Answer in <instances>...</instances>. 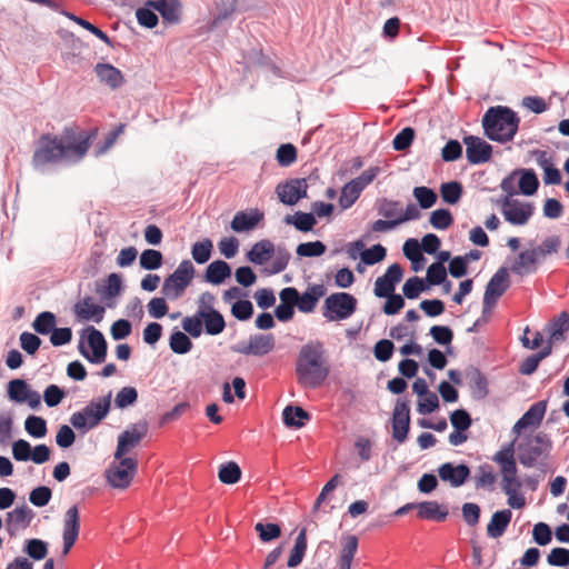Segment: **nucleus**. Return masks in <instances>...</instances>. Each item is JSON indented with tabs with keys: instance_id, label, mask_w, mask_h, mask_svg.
<instances>
[{
	"instance_id": "16",
	"label": "nucleus",
	"mask_w": 569,
	"mask_h": 569,
	"mask_svg": "<svg viewBox=\"0 0 569 569\" xmlns=\"http://www.w3.org/2000/svg\"><path fill=\"white\" fill-rule=\"evenodd\" d=\"M276 339L272 333L250 336L247 343H240L233 348L238 353L244 356L262 357L274 349Z\"/></svg>"
},
{
	"instance_id": "37",
	"label": "nucleus",
	"mask_w": 569,
	"mask_h": 569,
	"mask_svg": "<svg viewBox=\"0 0 569 569\" xmlns=\"http://www.w3.org/2000/svg\"><path fill=\"white\" fill-rule=\"evenodd\" d=\"M282 419L287 427L301 428L310 416L301 407L287 406L282 411Z\"/></svg>"
},
{
	"instance_id": "7",
	"label": "nucleus",
	"mask_w": 569,
	"mask_h": 569,
	"mask_svg": "<svg viewBox=\"0 0 569 569\" xmlns=\"http://www.w3.org/2000/svg\"><path fill=\"white\" fill-rule=\"evenodd\" d=\"M111 392L97 401L89 402L81 411L72 413L71 425L78 430H89L99 425L110 410Z\"/></svg>"
},
{
	"instance_id": "21",
	"label": "nucleus",
	"mask_w": 569,
	"mask_h": 569,
	"mask_svg": "<svg viewBox=\"0 0 569 569\" xmlns=\"http://www.w3.org/2000/svg\"><path fill=\"white\" fill-rule=\"evenodd\" d=\"M308 184L305 179H293L280 183L276 188L279 200L288 206L296 204L300 199L307 197Z\"/></svg>"
},
{
	"instance_id": "19",
	"label": "nucleus",
	"mask_w": 569,
	"mask_h": 569,
	"mask_svg": "<svg viewBox=\"0 0 569 569\" xmlns=\"http://www.w3.org/2000/svg\"><path fill=\"white\" fill-rule=\"evenodd\" d=\"M80 532V516L77 506L70 507L63 518V550L62 556H67L74 546Z\"/></svg>"
},
{
	"instance_id": "51",
	"label": "nucleus",
	"mask_w": 569,
	"mask_h": 569,
	"mask_svg": "<svg viewBox=\"0 0 569 569\" xmlns=\"http://www.w3.org/2000/svg\"><path fill=\"white\" fill-rule=\"evenodd\" d=\"M387 250L381 244H373L369 249H365L360 252L361 261L367 266L376 264L386 258Z\"/></svg>"
},
{
	"instance_id": "42",
	"label": "nucleus",
	"mask_w": 569,
	"mask_h": 569,
	"mask_svg": "<svg viewBox=\"0 0 569 569\" xmlns=\"http://www.w3.org/2000/svg\"><path fill=\"white\" fill-rule=\"evenodd\" d=\"M519 172L521 173L519 179L520 192L526 196H532L539 187V181L536 173L529 169H523Z\"/></svg>"
},
{
	"instance_id": "15",
	"label": "nucleus",
	"mask_w": 569,
	"mask_h": 569,
	"mask_svg": "<svg viewBox=\"0 0 569 569\" xmlns=\"http://www.w3.org/2000/svg\"><path fill=\"white\" fill-rule=\"evenodd\" d=\"M391 426L392 438L399 443H403L410 429V407L407 400H397L392 411Z\"/></svg>"
},
{
	"instance_id": "6",
	"label": "nucleus",
	"mask_w": 569,
	"mask_h": 569,
	"mask_svg": "<svg viewBox=\"0 0 569 569\" xmlns=\"http://www.w3.org/2000/svg\"><path fill=\"white\" fill-rule=\"evenodd\" d=\"M202 325L207 335L217 336L226 328L223 316L219 311L211 312H196L191 317H186L182 320V328L191 337L198 338L202 333Z\"/></svg>"
},
{
	"instance_id": "11",
	"label": "nucleus",
	"mask_w": 569,
	"mask_h": 569,
	"mask_svg": "<svg viewBox=\"0 0 569 569\" xmlns=\"http://www.w3.org/2000/svg\"><path fill=\"white\" fill-rule=\"evenodd\" d=\"M106 472L108 483L117 489H126L130 486L137 472L138 462L130 457L117 459Z\"/></svg>"
},
{
	"instance_id": "14",
	"label": "nucleus",
	"mask_w": 569,
	"mask_h": 569,
	"mask_svg": "<svg viewBox=\"0 0 569 569\" xmlns=\"http://www.w3.org/2000/svg\"><path fill=\"white\" fill-rule=\"evenodd\" d=\"M501 211L508 222L522 226L526 224L532 216L533 207L531 203L505 197L501 201Z\"/></svg>"
},
{
	"instance_id": "58",
	"label": "nucleus",
	"mask_w": 569,
	"mask_h": 569,
	"mask_svg": "<svg viewBox=\"0 0 569 569\" xmlns=\"http://www.w3.org/2000/svg\"><path fill=\"white\" fill-rule=\"evenodd\" d=\"M378 213L389 220L401 216V207L399 201L382 199L378 204Z\"/></svg>"
},
{
	"instance_id": "23",
	"label": "nucleus",
	"mask_w": 569,
	"mask_h": 569,
	"mask_svg": "<svg viewBox=\"0 0 569 569\" xmlns=\"http://www.w3.org/2000/svg\"><path fill=\"white\" fill-rule=\"evenodd\" d=\"M34 517L30 507L23 503L7 513L6 525L9 532L23 530L28 528Z\"/></svg>"
},
{
	"instance_id": "40",
	"label": "nucleus",
	"mask_w": 569,
	"mask_h": 569,
	"mask_svg": "<svg viewBox=\"0 0 569 569\" xmlns=\"http://www.w3.org/2000/svg\"><path fill=\"white\" fill-rule=\"evenodd\" d=\"M569 330V315L562 311L550 325V341H563L565 333Z\"/></svg>"
},
{
	"instance_id": "24",
	"label": "nucleus",
	"mask_w": 569,
	"mask_h": 569,
	"mask_svg": "<svg viewBox=\"0 0 569 569\" xmlns=\"http://www.w3.org/2000/svg\"><path fill=\"white\" fill-rule=\"evenodd\" d=\"M104 307L94 303L92 297H84L81 301L74 305V313L81 321H94L99 323L104 316Z\"/></svg>"
},
{
	"instance_id": "22",
	"label": "nucleus",
	"mask_w": 569,
	"mask_h": 569,
	"mask_svg": "<svg viewBox=\"0 0 569 569\" xmlns=\"http://www.w3.org/2000/svg\"><path fill=\"white\" fill-rule=\"evenodd\" d=\"M547 402L538 401L533 403L523 416L515 423L512 431L520 435L521 431L529 427H538L546 413Z\"/></svg>"
},
{
	"instance_id": "63",
	"label": "nucleus",
	"mask_w": 569,
	"mask_h": 569,
	"mask_svg": "<svg viewBox=\"0 0 569 569\" xmlns=\"http://www.w3.org/2000/svg\"><path fill=\"white\" fill-rule=\"evenodd\" d=\"M297 159V149L291 143L281 144L277 150V161L280 166L288 167Z\"/></svg>"
},
{
	"instance_id": "59",
	"label": "nucleus",
	"mask_w": 569,
	"mask_h": 569,
	"mask_svg": "<svg viewBox=\"0 0 569 569\" xmlns=\"http://www.w3.org/2000/svg\"><path fill=\"white\" fill-rule=\"evenodd\" d=\"M425 290H426V284H425L423 280L419 277L409 278L402 287L403 295L408 299L418 298L419 295Z\"/></svg>"
},
{
	"instance_id": "45",
	"label": "nucleus",
	"mask_w": 569,
	"mask_h": 569,
	"mask_svg": "<svg viewBox=\"0 0 569 569\" xmlns=\"http://www.w3.org/2000/svg\"><path fill=\"white\" fill-rule=\"evenodd\" d=\"M361 187H358L352 180L346 183L341 190L339 203L342 209L350 208L360 197Z\"/></svg>"
},
{
	"instance_id": "36",
	"label": "nucleus",
	"mask_w": 569,
	"mask_h": 569,
	"mask_svg": "<svg viewBox=\"0 0 569 569\" xmlns=\"http://www.w3.org/2000/svg\"><path fill=\"white\" fill-rule=\"evenodd\" d=\"M537 163L543 170V182L546 184H559L561 182V173L555 168L547 157L546 151H537Z\"/></svg>"
},
{
	"instance_id": "4",
	"label": "nucleus",
	"mask_w": 569,
	"mask_h": 569,
	"mask_svg": "<svg viewBox=\"0 0 569 569\" xmlns=\"http://www.w3.org/2000/svg\"><path fill=\"white\" fill-rule=\"evenodd\" d=\"M552 448L549 436L542 431L526 435L518 443L519 461L522 466L531 468L536 463L546 459Z\"/></svg>"
},
{
	"instance_id": "35",
	"label": "nucleus",
	"mask_w": 569,
	"mask_h": 569,
	"mask_svg": "<svg viewBox=\"0 0 569 569\" xmlns=\"http://www.w3.org/2000/svg\"><path fill=\"white\" fill-rule=\"evenodd\" d=\"M536 253L532 252V250H525L521 251L511 266V271L523 276L527 273H531L536 271V264L538 262V259L535 256Z\"/></svg>"
},
{
	"instance_id": "62",
	"label": "nucleus",
	"mask_w": 569,
	"mask_h": 569,
	"mask_svg": "<svg viewBox=\"0 0 569 569\" xmlns=\"http://www.w3.org/2000/svg\"><path fill=\"white\" fill-rule=\"evenodd\" d=\"M403 254L412 262V264L425 261L421 246L416 239H408L403 244Z\"/></svg>"
},
{
	"instance_id": "38",
	"label": "nucleus",
	"mask_w": 569,
	"mask_h": 569,
	"mask_svg": "<svg viewBox=\"0 0 569 569\" xmlns=\"http://www.w3.org/2000/svg\"><path fill=\"white\" fill-rule=\"evenodd\" d=\"M307 550V530L302 528L296 538L295 546L290 552L287 566L289 568H296L299 566L306 555Z\"/></svg>"
},
{
	"instance_id": "10",
	"label": "nucleus",
	"mask_w": 569,
	"mask_h": 569,
	"mask_svg": "<svg viewBox=\"0 0 569 569\" xmlns=\"http://www.w3.org/2000/svg\"><path fill=\"white\" fill-rule=\"evenodd\" d=\"M357 308V299L347 292L332 293L325 300L323 317L329 321L348 319Z\"/></svg>"
},
{
	"instance_id": "25",
	"label": "nucleus",
	"mask_w": 569,
	"mask_h": 569,
	"mask_svg": "<svg viewBox=\"0 0 569 569\" xmlns=\"http://www.w3.org/2000/svg\"><path fill=\"white\" fill-rule=\"evenodd\" d=\"M438 473L442 481L450 482L452 487H460L468 479L470 469L463 463L453 466L446 462L438 468Z\"/></svg>"
},
{
	"instance_id": "52",
	"label": "nucleus",
	"mask_w": 569,
	"mask_h": 569,
	"mask_svg": "<svg viewBox=\"0 0 569 569\" xmlns=\"http://www.w3.org/2000/svg\"><path fill=\"white\" fill-rule=\"evenodd\" d=\"M560 247V239L558 236H551L542 241V243L533 249L532 252H535L536 258L538 261L540 259H543L548 254L556 253Z\"/></svg>"
},
{
	"instance_id": "64",
	"label": "nucleus",
	"mask_w": 569,
	"mask_h": 569,
	"mask_svg": "<svg viewBox=\"0 0 569 569\" xmlns=\"http://www.w3.org/2000/svg\"><path fill=\"white\" fill-rule=\"evenodd\" d=\"M452 427L459 431H467L472 423L470 415L465 409H457L450 415Z\"/></svg>"
},
{
	"instance_id": "17",
	"label": "nucleus",
	"mask_w": 569,
	"mask_h": 569,
	"mask_svg": "<svg viewBox=\"0 0 569 569\" xmlns=\"http://www.w3.org/2000/svg\"><path fill=\"white\" fill-rule=\"evenodd\" d=\"M147 432V422L136 423L131 428L124 430L118 437V445L114 452V459H121L131 449L136 448L140 443V441L146 437Z\"/></svg>"
},
{
	"instance_id": "26",
	"label": "nucleus",
	"mask_w": 569,
	"mask_h": 569,
	"mask_svg": "<svg viewBox=\"0 0 569 569\" xmlns=\"http://www.w3.org/2000/svg\"><path fill=\"white\" fill-rule=\"evenodd\" d=\"M263 212L258 209H252L249 212L238 211L234 214L230 227L234 232L250 231L253 230L258 223L263 220Z\"/></svg>"
},
{
	"instance_id": "48",
	"label": "nucleus",
	"mask_w": 569,
	"mask_h": 569,
	"mask_svg": "<svg viewBox=\"0 0 569 569\" xmlns=\"http://www.w3.org/2000/svg\"><path fill=\"white\" fill-rule=\"evenodd\" d=\"M24 428L34 438H43L48 431L46 420L38 416H29L24 421Z\"/></svg>"
},
{
	"instance_id": "3",
	"label": "nucleus",
	"mask_w": 569,
	"mask_h": 569,
	"mask_svg": "<svg viewBox=\"0 0 569 569\" xmlns=\"http://www.w3.org/2000/svg\"><path fill=\"white\" fill-rule=\"evenodd\" d=\"M62 146L64 161L77 163L81 161L91 147L97 136V129H83L72 124L66 127L60 134H57Z\"/></svg>"
},
{
	"instance_id": "27",
	"label": "nucleus",
	"mask_w": 569,
	"mask_h": 569,
	"mask_svg": "<svg viewBox=\"0 0 569 569\" xmlns=\"http://www.w3.org/2000/svg\"><path fill=\"white\" fill-rule=\"evenodd\" d=\"M147 6L157 10L167 22L176 23L180 19V2L178 0H148Z\"/></svg>"
},
{
	"instance_id": "60",
	"label": "nucleus",
	"mask_w": 569,
	"mask_h": 569,
	"mask_svg": "<svg viewBox=\"0 0 569 569\" xmlns=\"http://www.w3.org/2000/svg\"><path fill=\"white\" fill-rule=\"evenodd\" d=\"M138 399V392L133 387H123L116 396L114 403L118 408L123 409L133 405Z\"/></svg>"
},
{
	"instance_id": "53",
	"label": "nucleus",
	"mask_w": 569,
	"mask_h": 569,
	"mask_svg": "<svg viewBox=\"0 0 569 569\" xmlns=\"http://www.w3.org/2000/svg\"><path fill=\"white\" fill-rule=\"evenodd\" d=\"M254 530L263 542H269L281 536V528L277 523L258 522L254 526Z\"/></svg>"
},
{
	"instance_id": "49",
	"label": "nucleus",
	"mask_w": 569,
	"mask_h": 569,
	"mask_svg": "<svg viewBox=\"0 0 569 569\" xmlns=\"http://www.w3.org/2000/svg\"><path fill=\"white\" fill-rule=\"evenodd\" d=\"M163 256L154 249H146L140 254V266L146 270L159 269L162 264Z\"/></svg>"
},
{
	"instance_id": "32",
	"label": "nucleus",
	"mask_w": 569,
	"mask_h": 569,
	"mask_svg": "<svg viewBox=\"0 0 569 569\" xmlns=\"http://www.w3.org/2000/svg\"><path fill=\"white\" fill-rule=\"evenodd\" d=\"M94 70L100 81L111 88H118L123 81L121 71L112 64L98 63Z\"/></svg>"
},
{
	"instance_id": "54",
	"label": "nucleus",
	"mask_w": 569,
	"mask_h": 569,
	"mask_svg": "<svg viewBox=\"0 0 569 569\" xmlns=\"http://www.w3.org/2000/svg\"><path fill=\"white\" fill-rule=\"evenodd\" d=\"M430 223L436 229L445 230L453 223V217L448 209H437L430 214Z\"/></svg>"
},
{
	"instance_id": "56",
	"label": "nucleus",
	"mask_w": 569,
	"mask_h": 569,
	"mask_svg": "<svg viewBox=\"0 0 569 569\" xmlns=\"http://www.w3.org/2000/svg\"><path fill=\"white\" fill-rule=\"evenodd\" d=\"M412 193L422 209L431 208L437 201V193L428 187H416Z\"/></svg>"
},
{
	"instance_id": "1",
	"label": "nucleus",
	"mask_w": 569,
	"mask_h": 569,
	"mask_svg": "<svg viewBox=\"0 0 569 569\" xmlns=\"http://www.w3.org/2000/svg\"><path fill=\"white\" fill-rule=\"evenodd\" d=\"M326 351L320 341H310L303 345L296 362L298 382L305 388H318L329 375Z\"/></svg>"
},
{
	"instance_id": "55",
	"label": "nucleus",
	"mask_w": 569,
	"mask_h": 569,
	"mask_svg": "<svg viewBox=\"0 0 569 569\" xmlns=\"http://www.w3.org/2000/svg\"><path fill=\"white\" fill-rule=\"evenodd\" d=\"M24 551L34 560H42L48 555V545L40 539L27 540Z\"/></svg>"
},
{
	"instance_id": "61",
	"label": "nucleus",
	"mask_w": 569,
	"mask_h": 569,
	"mask_svg": "<svg viewBox=\"0 0 569 569\" xmlns=\"http://www.w3.org/2000/svg\"><path fill=\"white\" fill-rule=\"evenodd\" d=\"M153 10L154 9L146 4L143 8H139L136 11V17L140 26L151 29L158 24L159 19Z\"/></svg>"
},
{
	"instance_id": "44",
	"label": "nucleus",
	"mask_w": 569,
	"mask_h": 569,
	"mask_svg": "<svg viewBox=\"0 0 569 569\" xmlns=\"http://www.w3.org/2000/svg\"><path fill=\"white\" fill-rule=\"evenodd\" d=\"M212 248H213L212 241L210 239L206 238L201 241L196 242L192 246L191 256L197 263H199V264L206 263L207 261H209V259L211 257Z\"/></svg>"
},
{
	"instance_id": "46",
	"label": "nucleus",
	"mask_w": 569,
	"mask_h": 569,
	"mask_svg": "<svg viewBox=\"0 0 569 569\" xmlns=\"http://www.w3.org/2000/svg\"><path fill=\"white\" fill-rule=\"evenodd\" d=\"M61 13L63 16H66L67 18H69L71 21L76 22L77 24L81 26L82 28H84L86 30H88L89 32L94 34L97 38L102 40L108 46H111V40L108 37V34L106 32H103L101 29H99L98 27H96L94 24H92L91 22H89L80 17H77L73 13L67 12V11H61Z\"/></svg>"
},
{
	"instance_id": "31",
	"label": "nucleus",
	"mask_w": 569,
	"mask_h": 569,
	"mask_svg": "<svg viewBox=\"0 0 569 569\" xmlns=\"http://www.w3.org/2000/svg\"><path fill=\"white\" fill-rule=\"evenodd\" d=\"M512 518V512L509 509L496 511L489 523L487 525V535L490 538L501 537Z\"/></svg>"
},
{
	"instance_id": "34",
	"label": "nucleus",
	"mask_w": 569,
	"mask_h": 569,
	"mask_svg": "<svg viewBox=\"0 0 569 569\" xmlns=\"http://www.w3.org/2000/svg\"><path fill=\"white\" fill-rule=\"evenodd\" d=\"M230 276V266L223 260H216L207 267L204 277L208 282L220 284Z\"/></svg>"
},
{
	"instance_id": "43",
	"label": "nucleus",
	"mask_w": 569,
	"mask_h": 569,
	"mask_svg": "<svg viewBox=\"0 0 569 569\" xmlns=\"http://www.w3.org/2000/svg\"><path fill=\"white\" fill-rule=\"evenodd\" d=\"M218 478L226 485L237 483L241 478V469L233 461L227 462L220 467Z\"/></svg>"
},
{
	"instance_id": "2",
	"label": "nucleus",
	"mask_w": 569,
	"mask_h": 569,
	"mask_svg": "<svg viewBox=\"0 0 569 569\" xmlns=\"http://www.w3.org/2000/svg\"><path fill=\"white\" fill-rule=\"evenodd\" d=\"M519 118L512 109H488L482 118L485 134L492 141H511L518 131Z\"/></svg>"
},
{
	"instance_id": "20",
	"label": "nucleus",
	"mask_w": 569,
	"mask_h": 569,
	"mask_svg": "<svg viewBox=\"0 0 569 569\" xmlns=\"http://www.w3.org/2000/svg\"><path fill=\"white\" fill-rule=\"evenodd\" d=\"M466 144V157L471 164L488 162L492 157V147L483 139L476 136L463 138Z\"/></svg>"
},
{
	"instance_id": "12",
	"label": "nucleus",
	"mask_w": 569,
	"mask_h": 569,
	"mask_svg": "<svg viewBox=\"0 0 569 569\" xmlns=\"http://www.w3.org/2000/svg\"><path fill=\"white\" fill-rule=\"evenodd\" d=\"M509 287V273L507 268L502 267L491 277L487 283L485 296L482 315H490L492 308L497 303V300L506 292Z\"/></svg>"
},
{
	"instance_id": "30",
	"label": "nucleus",
	"mask_w": 569,
	"mask_h": 569,
	"mask_svg": "<svg viewBox=\"0 0 569 569\" xmlns=\"http://www.w3.org/2000/svg\"><path fill=\"white\" fill-rule=\"evenodd\" d=\"M418 509L417 516L420 519L445 521L448 517V510L446 507L439 505L437 501H423L416 505Z\"/></svg>"
},
{
	"instance_id": "8",
	"label": "nucleus",
	"mask_w": 569,
	"mask_h": 569,
	"mask_svg": "<svg viewBox=\"0 0 569 569\" xmlns=\"http://www.w3.org/2000/svg\"><path fill=\"white\" fill-rule=\"evenodd\" d=\"M194 273L192 262L188 259L182 260L173 273L164 279L161 292L170 300L180 298L192 282Z\"/></svg>"
},
{
	"instance_id": "57",
	"label": "nucleus",
	"mask_w": 569,
	"mask_h": 569,
	"mask_svg": "<svg viewBox=\"0 0 569 569\" xmlns=\"http://www.w3.org/2000/svg\"><path fill=\"white\" fill-rule=\"evenodd\" d=\"M326 246L321 241L300 243L296 252L300 257H319L326 252Z\"/></svg>"
},
{
	"instance_id": "47",
	"label": "nucleus",
	"mask_w": 569,
	"mask_h": 569,
	"mask_svg": "<svg viewBox=\"0 0 569 569\" xmlns=\"http://www.w3.org/2000/svg\"><path fill=\"white\" fill-rule=\"evenodd\" d=\"M169 346L174 353L184 355L192 348L190 338L181 331H174L170 336Z\"/></svg>"
},
{
	"instance_id": "28",
	"label": "nucleus",
	"mask_w": 569,
	"mask_h": 569,
	"mask_svg": "<svg viewBox=\"0 0 569 569\" xmlns=\"http://www.w3.org/2000/svg\"><path fill=\"white\" fill-rule=\"evenodd\" d=\"M237 4L238 0H214L211 11V27L217 28L219 24L230 19L237 11Z\"/></svg>"
},
{
	"instance_id": "9",
	"label": "nucleus",
	"mask_w": 569,
	"mask_h": 569,
	"mask_svg": "<svg viewBox=\"0 0 569 569\" xmlns=\"http://www.w3.org/2000/svg\"><path fill=\"white\" fill-rule=\"evenodd\" d=\"M61 161H64V154L58 136L42 134L37 141L32 156V166L39 169Z\"/></svg>"
},
{
	"instance_id": "13",
	"label": "nucleus",
	"mask_w": 569,
	"mask_h": 569,
	"mask_svg": "<svg viewBox=\"0 0 569 569\" xmlns=\"http://www.w3.org/2000/svg\"><path fill=\"white\" fill-rule=\"evenodd\" d=\"M88 345L91 349V353L83 346V342L79 343V352L91 363H101L107 357V341L103 335L94 327L88 329Z\"/></svg>"
},
{
	"instance_id": "29",
	"label": "nucleus",
	"mask_w": 569,
	"mask_h": 569,
	"mask_svg": "<svg viewBox=\"0 0 569 569\" xmlns=\"http://www.w3.org/2000/svg\"><path fill=\"white\" fill-rule=\"evenodd\" d=\"M326 293V289L322 284H313L307 289L301 296L299 295V301L297 307L301 312H311L315 310L318 301Z\"/></svg>"
},
{
	"instance_id": "41",
	"label": "nucleus",
	"mask_w": 569,
	"mask_h": 569,
	"mask_svg": "<svg viewBox=\"0 0 569 569\" xmlns=\"http://www.w3.org/2000/svg\"><path fill=\"white\" fill-rule=\"evenodd\" d=\"M56 325L57 318L54 313L50 311H43L36 317L32 323V328L39 335H49L54 329Z\"/></svg>"
},
{
	"instance_id": "5",
	"label": "nucleus",
	"mask_w": 569,
	"mask_h": 569,
	"mask_svg": "<svg viewBox=\"0 0 569 569\" xmlns=\"http://www.w3.org/2000/svg\"><path fill=\"white\" fill-rule=\"evenodd\" d=\"M492 461L496 462L500 469L501 490L505 493H515L516 490H520L522 483L518 477L513 442L506 445L500 450H498L493 455Z\"/></svg>"
},
{
	"instance_id": "39",
	"label": "nucleus",
	"mask_w": 569,
	"mask_h": 569,
	"mask_svg": "<svg viewBox=\"0 0 569 569\" xmlns=\"http://www.w3.org/2000/svg\"><path fill=\"white\" fill-rule=\"evenodd\" d=\"M284 222L287 224H292L296 227L297 230L302 232L310 231L315 224L317 223V220L313 216V213H306L298 211L293 216H286Z\"/></svg>"
},
{
	"instance_id": "50",
	"label": "nucleus",
	"mask_w": 569,
	"mask_h": 569,
	"mask_svg": "<svg viewBox=\"0 0 569 569\" xmlns=\"http://www.w3.org/2000/svg\"><path fill=\"white\" fill-rule=\"evenodd\" d=\"M440 193L445 202L455 204L461 198L462 187L457 181L446 182L441 184Z\"/></svg>"
},
{
	"instance_id": "33",
	"label": "nucleus",
	"mask_w": 569,
	"mask_h": 569,
	"mask_svg": "<svg viewBox=\"0 0 569 569\" xmlns=\"http://www.w3.org/2000/svg\"><path fill=\"white\" fill-rule=\"evenodd\" d=\"M274 252V246L270 240L263 239L256 242L248 252V259L256 264H263Z\"/></svg>"
},
{
	"instance_id": "18",
	"label": "nucleus",
	"mask_w": 569,
	"mask_h": 569,
	"mask_svg": "<svg viewBox=\"0 0 569 569\" xmlns=\"http://www.w3.org/2000/svg\"><path fill=\"white\" fill-rule=\"evenodd\" d=\"M7 392L12 401L24 402L32 409H37L41 405L40 393L32 390L23 379L9 381Z\"/></svg>"
}]
</instances>
